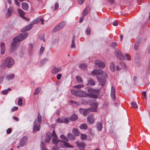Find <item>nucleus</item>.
Wrapping results in <instances>:
<instances>
[{
  "mask_svg": "<svg viewBox=\"0 0 150 150\" xmlns=\"http://www.w3.org/2000/svg\"><path fill=\"white\" fill-rule=\"evenodd\" d=\"M28 33L25 32L20 34L13 39V42L11 45L9 52L10 53H13L19 47L20 41H22L27 37Z\"/></svg>",
  "mask_w": 150,
  "mask_h": 150,
  "instance_id": "nucleus-1",
  "label": "nucleus"
},
{
  "mask_svg": "<svg viewBox=\"0 0 150 150\" xmlns=\"http://www.w3.org/2000/svg\"><path fill=\"white\" fill-rule=\"evenodd\" d=\"M14 61L12 58L8 57L3 61L1 64V67L3 69H5L6 67L10 68L14 65Z\"/></svg>",
  "mask_w": 150,
  "mask_h": 150,
  "instance_id": "nucleus-2",
  "label": "nucleus"
},
{
  "mask_svg": "<svg viewBox=\"0 0 150 150\" xmlns=\"http://www.w3.org/2000/svg\"><path fill=\"white\" fill-rule=\"evenodd\" d=\"M38 120H36L34 122V126L33 127V132L36 133L37 131H39L40 129V124L42 122V118L39 112L38 114Z\"/></svg>",
  "mask_w": 150,
  "mask_h": 150,
  "instance_id": "nucleus-3",
  "label": "nucleus"
},
{
  "mask_svg": "<svg viewBox=\"0 0 150 150\" xmlns=\"http://www.w3.org/2000/svg\"><path fill=\"white\" fill-rule=\"evenodd\" d=\"M72 94L80 97H86L88 96V93L86 91L80 90H76L74 89L71 91Z\"/></svg>",
  "mask_w": 150,
  "mask_h": 150,
  "instance_id": "nucleus-4",
  "label": "nucleus"
},
{
  "mask_svg": "<svg viewBox=\"0 0 150 150\" xmlns=\"http://www.w3.org/2000/svg\"><path fill=\"white\" fill-rule=\"evenodd\" d=\"M88 96L93 98H96L99 94V92L98 90L89 89L88 90Z\"/></svg>",
  "mask_w": 150,
  "mask_h": 150,
  "instance_id": "nucleus-5",
  "label": "nucleus"
},
{
  "mask_svg": "<svg viewBox=\"0 0 150 150\" xmlns=\"http://www.w3.org/2000/svg\"><path fill=\"white\" fill-rule=\"evenodd\" d=\"M66 24L65 21H63L57 25L53 29V31L54 32L62 29Z\"/></svg>",
  "mask_w": 150,
  "mask_h": 150,
  "instance_id": "nucleus-6",
  "label": "nucleus"
},
{
  "mask_svg": "<svg viewBox=\"0 0 150 150\" xmlns=\"http://www.w3.org/2000/svg\"><path fill=\"white\" fill-rule=\"evenodd\" d=\"M115 54L116 56L120 59L122 60L124 59V56L119 50L116 49L115 52Z\"/></svg>",
  "mask_w": 150,
  "mask_h": 150,
  "instance_id": "nucleus-7",
  "label": "nucleus"
},
{
  "mask_svg": "<svg viewBox=\"0 0 150 150\" xmlns=\"http://www.w3.org/2000/svg\"><path fill=\"white\" fill-rule=\"evenodd\" d=\"M93 74L95 75H103L105 77L107 76L105 72H104L100 69H95L92 71Z\"/></svg>",
  "mask_w": 150,
  "mask_h": 150,
  "instance_id": "nucleus-8",
  "label": "nucleus"
},
{
  "mask_svg": "<svg viewBox=\"0 0 150 150\" xmlns=\"http://www.w3.org/2000/svg\"><path fill=\"white\" fill-rule=\"evenodd\" d=\"M27 139L28 138L26 136L23 137L20 140L19 144V145L17 147L18 148L20 146L22 147L24 146L26 144Z\"/></svg>",
  "mask_w": 150,
  "mask_h": 150,
  "instance_id": "nucleus-9",
  "label": "nucleus"
},
{
  "mask_svg": "<svg viewBox=\"0 0 150 150\" xmlns=\"http://www.w3.org/2000/svg\"><path fill=\"white\" fill-rule=\"evenodd\" d=\"M94 63L95 64L97 65L99 67H105L104 63L100 60H95L94 61Z\"/></svg>",
  "mask_w": 150,
  "mask_h": 150,
  "instance_id": "nucleus-10",
  "label": "nucleus"
},
{
  "mask_svg": "<svg viewBox=\"0 0 150 150\" xmlns=\"http://www.w3.org/2000/svg\"><path fill=\"white\" fill-rule=\"evenodd\" d=\"M87 120L90 123L93 124L95 122V119L94 118L93 115L91 114L89 115L87 117Z\"/></svg>",
  "mask_w": 150,
  "mask_h": 150,
  "instance_id": "nucleus-11",
  "label": "nucleus"
},
{
  "mask_svg": "<svg viewBox=\"0 0 150 150\" xmlns=\"http://www.w3.org/2000/svg\"><path fill=\"white\" fill-rule=\"evenodd\" d=\"M13 8L12 7H9L8 9L7 12L6 14V18H8L10 17L11 15V14L13 12Z\"/></svg>",
  "mask_w": 150,
  "mask_h": 150,
  "instance_id": "nucleus-12",
  "label": "nucleus"
},
{
  "mask_svg": "<svg viewBox=\"0 0 150 150\" xmlns=\"http://www.w3.org/2000/svg\"><path fill=\"white\" fill-rule=\"evenodd\" d=\"M111 96L112 98L114 99H115V89L114 87L113 86H112L111 87Z\"/></svg>",
  "mask_w": 150,
  "mask_h": 150,
  "instance_id": "nucleus-13",
  "label": "nucleus"
},
{
  "mask_svg": "<svg viewBox=\"0 0 150 150\" xmlns=\"http://www.w3.org/2000/svg\"><path fill=\"white\" fill-rule=\"evenodd\" d=\"M61 68L60 67H54L52 70V73L53 74H56L58 72L61 71Z\"/></svg>",
  "mask_w": 150,
  "mask_h": 150,
  "instance_id": "nucleus-14",
  "label": "nucleus"
},
{
  "mask_svg": "<svg viewBox=\"0 0 150 150\" xmlns=\"http://www.w3.org/2000/svg\"><path fill=\"white\" fill-rule=\"evenodd\" d=\"M76 143L80 150L81 149H83V148L85 147L86 146L85 144L83 142H80L79 141H77L76 142Z\"/></svg>",
  "mask_w": 150,
  "mask_h": 150,
  "instance_id": "nucleus-15",
  "label": "nucleus"
},
{
  "mask_svg": "<svg viewBox=\"0 0 150 150\" xmlns=\"http://www.w3.org/2000/svg\"><path fill=\"white\" fill-rule=\"evenodd\" d=\"M32 25L33 24H29L25 26L22 29V31L24 32L30 30L32 28Z\"/></svg>",
  "mask_w": 150,
  "mask_h": 150,
  "instance_id": "nucleus-16",
  "label": "nucleus"
},
{
  "mask_svg": "<svg viewBox=\"0 0 150 150\" xmlns=\"http://www.w3.org/2000/svg\"><path fill=\"white\" fill-rule=\"evenodd\" d=\"M22 7V9L25 11H27L29 8L28 4L25 2H22L21 3Z\"/></svg>",
  "mask_w": 150,
  "mask_h": 150,
  "instance_id": "nucleus-17",
  "label": "nucleus"
},
{
  "mask_svg": "<svg viewBox=\"0 0 150 150\" xmlns=\"http://www.w3.org/2000/svg\"><path fill=\"white\" fill-rule=\"evenodd\" d=\"M18 13L21 17H23V18L26 20L27 19V18L24 16L25 15V13L23 11H22L21 9H18Z\"/></svg>",
  "mask_w": 150,
  "mask_h": 150,
  "instance_id": "nucleus-18",
  "label": "nucleus"
},
{
  "mask_svg": "<svg viewBox=\"0 0 150 150\" xmlns=\"http://www.w3.org/2000/svg\"><path fill=\"white\" fill-rule=\"evenodd\" d=\"M5 49V44L4 42L1 43V54H4Z\"/></svg>",
  "mask_w": 150,
  "mask_h": 150,
  "instance_id": "nucleus-19",
  "label": "nucleus"
},
{
  "mask_svg": "<svg viewBox=\"0 0 150 150\" xmlns=\"http://www.w3.org/2000/svg\"><path fill=\"white\" fill-rule=\"evenodd\" d=\"M93 105L95 106V108H88V110H89V111H92L94 112H97V110L96 109L97 108V104L96 103H93Z\"/></svg>",
  "mask_w": 150,
  "mask_h": 150,
  "instance_id": "nucleus-20",
  "label": "nucleus"
},
{
  "mask_svg": "<svg viewBox=\"0 0 150 150\" xmlns=\"http://www.w3.org/2000/svg\"><path fill=\"white\" fill-rule=\"evenodd\" d=\"M106 80L105 78H101L99 80V83L102 86H104L105 84Z\"/></svg>",
  "mask_w": 150,
  "mask_h": 150,
  "instance_id": "nucleus-21",
  "label": "nucleus"
},
{
  "mask_svg": "<svg viewBox=\"0 0 150 150\" xmlns=\"http://www.w3.org/2000/svg\"><path fill=\"white\" fill-rule=\"evenodd\" d=\"M95 84V83L94 81L91 79H89L87 84V86H93Z\"/></svg>",
  "mask_w": 150,
  "mask_h": 150,
  "instance_id": "nucleus-22",
  "label": "nucleus"
},
{
  "mask_svg": "<svg viewBox=\"0 0 150 150\" xmlns=\"http://www.w3.org/2000/svg\"><path fill=\"white\" fill-rule=\"evenodd\" d=\"M69 119L72 121H74L78 119V117L77 115L74 114L72 115Z\"/></svg>",
  "mask_w": 150,
  "mask_h": 150,
  "instance_id": "nucleus-23",
  "label": "nucleus"
},
{
  "mask_svg": "<svg viewBox=\"0 0 150 150\" xmlns=\"http://www.w3.org/2000/svg\"><path fill=\"white\" fill-rule=\"evenodd\" d=\"M68 138L71 140H74L75 139L74 136L71 133H69L67 134Z\"/></svg>",
  "mask_w": 150,
  "mask_h": 150,
  "instance_id": "nucleus-24",
  "label": "nucleus"
},
{
  "mask_svg": "<svg viewBox=\"0 0 150 150\" xmlns=\"http://www.w3.org/2000/svg\"><path fill=\"white\" fill-rule=\"evenodd\" d=\"M72 132L76 136H79L80 134V132L78 131V130L75 128L72 129Z\"/></svg>",
  "mask_w": 150,
  "mask_h": 150,
  "instance_id": "nucleus-25",
  "label": "nucleus"
},
{
  "mask_svg": "<svg viewBox=\"0 0 150 150\" xmlns=\"http://www.w3.org/2000/svg\"><path fill=\"white\" fill-rule=\"evenodd\" d=\"M79 128L81 129L86 130L88 129V127L86 125L85 123L81 124L79 126Z\"/></svg>",
  "mask_w": 150,
  "mask_h": 150,
  "instance_id": "nucleus-26",
  "label": "nucleus"
},
{
  "mask_svg": "<svg viewBox=\"0 0 150 150\" xmlns=\"http://www.w3.org/2000/svg\"><path fill=\"white\" fill-rule=\"evenodd\" d=\"M79 68L81 70H84L86 69L87 67V65L86 64H82L79 66Z\"/></svg>",
  "mask_w": 150,
  "mask_h": 150,
  "instance_id": "nucleus-27",
  "label": "nucleus"
},
{
  "mask_svg": "<svg viewBox=\"0 0 150 150\" xmlns=\"http://www.w3.org/2000/svg\"><path fill=\"white\" fill-rule=\"evenodd\" d=\"M75 38V36L74 35H73L72 37L71 44V47L72 48H74L75 46V43L74 42Z\"/></svg>",
  "mask_w": 150,
  "mask_h": 150,
  "instance_id": "nucleus-28",
  "label": "nucleus"
},
{
  "mask_svg": "<svg viewBox=\"0 0 150 150\" xmlns=\"http://www.w3.org/2000/svg\"><path fill=\"white\" fill-rule=\"evenodd\" d=\"M59 142H62V141L61 140H58L57 139V137L56 138H54L52 139V142L53 144H57Z\"/></svg>",
  "mask_w": 150,
  "mask_h": 150,
  "instance_id": "nucleus-29",
  "label": "nucleus"
},
{
  "mask_svg": "<svg viewBox=\"0 0 150 150\" xmlns=\"http://www.w3.org/2000/svg\"><path fill=\"white\" fill-rule=\"evenodd\" d=\"M88 8H86L83 12V16H86L88 14Z\"/></svg>",
  "mask_w": 150,
  "mask_h": 150,
  "instance_id": "nucleus-30",
  "label": "nucleus"
},
{
  "mask_svg": "<svg viewBox=\"0 0 150 150\" xmlns=\"http://www.w3.org/2000/svg\"><path fill=\"white\" fill-rule=\"evenodd\" d=\"M110 70L112 72H114L115 69L114 64L113 63L110 64Z\"/></svg>",
  "mask_w": 150,
  "mask_h": 150,
  "instance_id": "nucleus-31",
  "label": "nucleus"
},
{
  "mask_svg": "<svg viewBox=\"0 0 150 150\" xmlns=\"http://www.w3.org/2000/svg\"><path fill=\"white\" fill-rule=\"evenodd\" d=\"M97 128L98 131H100L102 130V125L100 122L98 123L97 125Z\"/></svg>",
  "mask_w": 150,
  "mask_h": 150,
  "instance_id": "nucleus-32",
  "label": "nucleus"
},
{
  "mask_svg": "<svg viewBox=\"0 0 150 150\" xmlns=\"http://www.w3.org/2000/svg\"><path fill=\"white\" fill-rule=\"evenodd\" d=\"M67 142H63L64 145L66 147L70 148L73 147V146L71 145L69 143Z\"/></svg>",
  "mask_w": 150,
  "mask_h": 150,
  "instance_id": "nucleus-33",
  "label": "nucleus"
},
{
  "mask_svg": "<svg viewBox=\"0 0 150 150\" xmlns=\"http://www.w3.org/2000/svg\"><path fill=\"white\" fill-rule=\"evenodd\" d=\"M15 75L14 74H12L7 76L6 78L7 80H10L13 79Z\"/></svg>",
  "mask_w": 150,
  "mask_h": 150,
  "instance_id": "nucleus-34",
  "label": "nucleus"
},
{
  "mask_svg": "<svg viewBox=\"0 0 150 150\" xmlns=\"http://www.w3.org/2000/svg\"><path fill=\"white\" fill-rule=\"evenodd\" d=\"M60 137L64 141L63 142H68L69 141L67 137L63 135H61Z\"/></svg>",
  "mask_w": 150,
  "mask_h": 150,
  "instance_id": "nucleus-35",
  "label": "nucleus"
},
{
  "mask_svg": "<svg viewBox=\"0 0 150 150\" xmlns=\"http://www.w3.org/2000/svg\"><path fill=\"white\" fill-rule=\"evenodd\" d=\"M124 59H125L127 60H130L131 59V56L130 55L125 54V56H124Z\"/></svg>",
  "mask_w": 150,
  "mask_h": 150,
  "instance_id": "nucleus-36",
  "label": "nucleus"
},
{
  "mask_svg": "<svg viewBox=\"0 0 150 150\" xmlns=\"http://www.w3.org/2000/svg\"><path fill=\"white\" fill-rule=\"evenodd\" d=\"M76 79L78 83L81 82L83 81L82 79L79 76H77L76 77Z\"/></svg>",
  "mask_w": 150,
  "mask_h": 150,
  "instance_id": "nucleus-37",
  "label": "nucleus"
},
{
  "mask_svg": "<svg viewBox=\"0 0 150 150\" xmlns=\"http://www.w3.org/2000/svg\"><path fill=\"white\" fill-rule=\"evenodd\" d=\"M11 90V89L10 88H8L7 89L3 91L2 93L3 95H6L8 93V91H10Z\"/></svg>",
  "mask_w": 150,
  "mask_h": 150,
  "instance_id": "nucleus-38",
  "label": "nucleus"
},
{
  "mask_svg": "<svg viewBox=\"0 0 150 150\" xmlns=\"http://www.w3.org/2000/svg\"><path fill=\"white\" fill-rule=\"evenodd\" d=\"M139 44V42H135L134 46V49L135 50H138Z\"/></svg>",
  "mask_w": 150,
  "mask_h": 150,
  "instance_id": "nucleus-39",
  "label": "nucleus"
},
{
  "mask_svg": "<svg viewBox=\"0 0 150 150\" xmlns=\"http://www.w3.org/2000/svg\"><path fill=\"white\" fill-rule=\"evenodd\" d=\"M47 59H44L43 60L41 61L40 63V66H42L47 61Z\"/></svg>",
  "mask_w": 150,
  "mask_h": 150,
  "instance_id": "nucleus-40",
  "label": "nucleus"
},
{
  "mask_svg": "<svg viewBox=\"0 0 150 150\" xmlns=\"http://www.w3.org/2000/svg\"><path fill=\"white\" fill-rule=\"evenodd\" d=\"M84 87V86L83 85L79 84L74 86V88L77 89H79L82 88H83Z\"/></svg>",
  "mask_w": 150,
  "mask_h": 150,
  "instance_id": "nucleus-41",
  "label": "nucleus"
},
{
  "mask_svg": "<svg viewBox=\"0 0 150 150\" xmlns=\"http://www.w3.org/2000/svg\"><path fill=\"white\" fill-rule=\"evenodd\" d=\"M81 139L82 140H84L86 139L87 138V135L86 134H81Z\"/></svg>",
  "mask_w": 150,
  "mask_h": 150,
  "instance_id": "nucleus-42",
  "label": "nucleus"
},
{
  "mask_svg": "<svg viewBox=\"0 0 150 150\" xmlns=\"http://www.w3.org/2000/svg\"><path fill=\"white\" fill-rule=\"evenodd\" d=\"M51 135H49L48 136L47 139H48V140H47V139H46L45 140V142L46 143H48L50 141L51 139Z\"/></svg>",
  "mask_w": 150,
  "mask_h": 150,
  "instance_id": "nucleus-43",
  "label": "nucleus"
},
{
  "mask_svg": "<svg viewBox=\"0 0 150 150\" xmlns=\"http://www.w3.org/2000/svg\"><path fill=\"white\" fill-rule=\"evenodd\" d=\"M88 131L89 132L91 136L93 137L95 133L93 132L92 130L91 129H88Z\"/></svg>",
  "mask_w": 150,
  "mask_h": 150,
  "instance_id": "nucleus-44",
  "label": "nucleus"
},
{
  "mask_svg": "<svg viewBox=\"0 0 150 150\" xmlns=\"http://www.w3.org/2000/svg\"><path fill=\"white\" fill-rule=\"evenodd\" d=\"M23 104L22 99L21 98H20L18 100V104L20 106L21 105Z\"/></svg>",
  "mask_w": 150,
  "mask_h": 150,
  "instance_id": "nucleus-45",
  "label": "nucleus"
},
{
  "mask_svg": "<svg viewBox=\"0 0 150 150\" xmlns=\"http://www.w3.org/2000/svg\"><path fill=\"white\" fill-rule=\"evenodd\" d=\"M40 89L39 88H38L36 89L35 90L34 94L35 95H36L37 94L40 92Z\"/></svg>",
  "mask_w": 150,
  "mask_h": 150,
  "instance_id": "nucleus-46",
  "label": "nucleus"
},
{
  "mask_svg": "<svg viewBox=\"0 0 150 150\" xmlns=\"http://www.w3.org/2000/svg\"><path fill=\"white\" fill-rule=\"evenodd\" d=\"M132 107L134 108H137L138 106L136 103L134 102H133L132 103Z\"/></svg>",
  "mask_w": 150,
  "mask_h": 150,
  "instance_id": "nucleus-47",
  "label": "nucleus"
},
{
  "mask_svg": "<svg viewBox=\"0 0 150 150\" xmlns=\"http://www.w3.org/2000/svg\"><path fill=\"white\" fill-rule=\"evenodd\" d=\"M86 33L88 35H89L91 33V29L90 28L88 27L86 30Z\"/></svg>",
  "mask_w": 150,
  "mask_h": 150,
  "instance_id": "nucleus-48",
  "label": "nucleus"
},
{
  "mask_svg": "<svg viewBox=\"0 0 150 150\" xmlns=\"http://www.w3.org/2000/svg\"><path fill=\"white\" fill-rule=\"evenodd\" d=\"M41 147L42 150H46V148L45 146V144L43 142L41 143Z\"/></svg>",
  "mask_w": 150,
  "mask_h": 150,
  "instance_id": "nucleus-49",
  "label": "nucleus"
},
{
  "mask_svg": "<svg viewBox=\"0 0 150 150\" xmlns=\"http://www.w3.org/2000/svg\"><path fill=\"white\" fill-rule=\"evenodd\" d=\"M117 45V43L115 42H113L111 43L110 46L113 47H114L116 46Z\"/></svg>",
  "mask_w": 150,
  "mask_h": 150,
  "instance_id": "nucleus-50",
  "label": "nucleus"
},
{
  "mask_svg": "<svg viewBox=\"0 0 150 150\" xmlns=\"http://www.w3.org/2000/svg\"><path fill=\"white\" fill-rule=\"evenodd\" d=\"M39 38L40 40H43L44 42H45V38L44 35H41L39 36Z\"/></svg>",
  "mask_w": 150,
  "mask_h": 150,
  "instance_id": "nucleus-51",
  "label": "nucleus"
},
{
  "mask_svg": "<svg viewBox=\"0 0 150 150\" xmlns=\"http://www.w3.org/2000/svg\"><path fill=\"white\" fill-rule=\"evenodd\" d=\"M51 135V137L52 136L54 138L57 137L54 130H53V133Z\"/></svg>",
  "mask_w": 150,
  "mask_h": 150,
  "instance_id": "nucleus-52",
  "label": "nucleus"
},
{
  "mask_svg": "<svg viewBox=\"0 0 150 150\" xmlns=\"http://www.w3.org/2000/svg\"><path fill=\"white\" fill-rule=\"evenodd\" d=\"M83 113V115L85 116H86L88 113H89V110H88V108L87 109H85V111H84Z\"/></svg>",
  "mask_w": 150,
  "mask_h": 150,
  "instance_id": "nucleus-53",
  "label": "nucleus"
},
{
  "mask_svg": "<svg viewBox=\"0 0 150 150\" xmlns=\"http://www.w3.org/2000/svg\"><path fill=\"white\" fill-rule=\"evenodd\" d=\"M69 120L68 118H65L64 121H63V123H68L69 122Z\"/></svg>",
  "mask_w": 150,
  "mask_h": 150,
  "instance_id": "nucleus-54",
  "label": "nucleus"
},
{
  "mask_svg": "<svg viewBox=\"0 0 150 150\" xmlns=\"http://www.w3.org/2000/svg\"><path fill=\"white\" fill-rule=\"evenodd\" d=\"M18 109V108L17 107L15 106L14 107L11 109V110L12 112L14 111H15L17 110Z\"/></svg>",
  "mask_w": 150,
  "mask_h": 150,
  "instance_id": "nucleus-55",
  "label": "nucleus"
},
{
  "mask_svg": "<svg viewBox=\"0 0 150 150\" xmlns=\"http://www.w3.org/2000/svg\"><path fill=\"white\" fill-rule=\"evenodd\" d=\"M62 75L61 74H58L57 76V78L58 80H59L61 79Z\"/></svg>",
  "mask_w": 150,
  "mask_h": 150,
  "instance_id": "nucleus-56",
  "label": "nucleus"
},
{
  "mask_svg": "<svg viewBox=\"0 0 150 150\" xmlns=\"http://www.w3.org/2000/svg\"><path fill=\"white\" fill-rule=\"evenodd\" d=\"M85 0H78V3L79 4L81 5L83 4Z\"/></svg>",
  "mask_w": 150,
  "mask_h": 150,
  "instance_id": "nucleus-57",
  "label": "nucleus"
},
{
  "mask_svg": "<svg viewBox=\"0 0 150 150\" xmlns=\"http://www.w3.org/2000/svg\"><path fill=\"white\" fill-rule=\"evenodd\" d=\"M85 111V109L83 108H80L79 109V112L81 114H83L84 113V111Z\"/></svg>",
  "mask_w": 150,
  "mask_h": 150,
  "instance_id": "nucleus-58",
  "label": "nucleus"
},
{
  "mask_svg": "<svg viewBox=\"0 0 150 150\" xmlns=\"http://www.w3.org/2000/svg\"><path fill=\"white\" fill-rule=\"evenodd\" d=\"M57 122L58 123H63V121L61 120V119H60L59 118H58L57 120Z\"/></svg>",
  "mask_w": 150,
  "mask_h": 150,
  "instance_id": "nucleus-59",
  "label": "nucleus"
},
{
  "mask_svg": "<svg viewBox=\"0 0 150 150\" xmlns=\"http://www.w3.org/2000/svg\"><path fill=\"white\" fill-rule=\"evenodd\" d=\"M45 48L43 47H41L40 48V53L42 54L43 52L44 51Z\"/></svg>",
  "mask_w": 150,
  "mask_h": 150,
  "instance_id": "nucleus-60",
  "label": "nucleus"
},
{
  "mask_svg": "<svg viewBox=\"0 0 150 150\" xmlns=\"http://www.w3.org/2000/svg\"><path fill=\"white\" fill-rule=\"evenodd\" d=\"M13 118L14 120H16L18 122L19 121V118L16 117L14 116L13 117Z\"/></svg>",
  "mask_w": 150,
  "mask_h": 150,
  "instance_id": "nucleus-61",
  "label": "nucleus"
},
{
  "mask_svg": "<svg viewBox=\"0 0 150 150\" xmlns=\"http://www.w3.org/2000/svg\"><path fill=\"white\" fill-rule=\"evenodd\" d=\"M142 94L144 96V98H146V92L145 91H144L142 92Z\"/></svg>",
  "mask_w": 150,
  "mask_h": 150,
  "instance_id": "nucleus-62",
  "label": "nucleus"
},
{
  "mask_svg": "<svg viewBox=\"0 0 150 150\" xmlns=\"http://www.w3.org/2000/svg\"><path fill=\"white\" fill-rule=\"evenodd\" d=\"M58 7H59L58 4L57 3H56L55 4L54 9H57L58 8Z\"/></svg>",
  "mask_w": 150,
  "mask_h": 150,
  "instance_id": "nucleus-63",
  "label": "nucleus"
},
{
  "mask_svg": "<svg viewBox=\"0 0 150 150\" xmlns=\"http://www.w3.org/2000/svg\"><path fill=\"white\" fill-rule=\"evenodd\" d=\"M59 148L57 146H54L52 149V150H59Z\"/></svg>",
  "mask_w": 150,
  "mask_h": 150,
  "instance_id": "nucleus-64",
  "label": "nucleus"
}]
</instances>
